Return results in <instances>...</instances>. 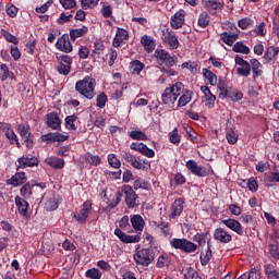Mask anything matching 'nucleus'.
Segmentation results:
<instances>
[{
  "instance_id": "obj_59",
  "label": "nucleus",
  "mask_w": 279,
  "mask_h": 279,
  "mask_svg": "<svg viewBox=\"0 0 279 279\" xmlns=\"http://www.w3.org/2000/svg\"><path fill=\"white\" fill-rule=\"evenodd\" d=\"M106 104H108V95L102 92L96 97V106L97 108L104 109L106 108Z\"/></svg>"
},
{
  "instance_id": "obj_8",
  "label": "nucleus",
  "mask_w": 279,
  "mask_h": 279,
  "mask_svg": "<svg viewBox=\"0 0 279 279\" xmlns=\"http://www.w3.org/2000/svg\"><path fill=\"white\" fill-rule=\"evenodd\" d=\"M59 65L57 71L60 75H69L71 73V64H73V58L69 54H61L57 57Z\"/></svg>"
},
{
  "instance_id": "obj_20",
  "label": "nucleus",
  "mask_w": 279,
  "mask_h": 279,
  "mask_svg": "<svg viewBox=\"0 0 279 279\" xmlns=\"http://www.w3.org/2000/svg\"><path fill=\"white\" fill-rule=\"evenodd\" d=\"M114 234L118 236V239L122 242V243H141V235L136 234V235H128L125 232H123L120 228H117L114 230Z\"/></svg>"
},
{
  "instance_id": "obj_61",
  "label": "nucleus",
  "mask_w": 279,
  "mask_h": 279,
  "mask_svg": "<svg viewBox=\"0 0 279 279\" xmlns=\"http://www.w3.org/2000/svg\"><path fill=\"white\" fill-rule=\"evenodd\" d=\"M83 10H93L99 5V0H80Z\"/></svg>"
},
{
  "instance_id": "obj_63",
  "label": "nucleus",
  "mask_w": 279,
  "mask_h": 279,
  "mask_svg": "<svg viewBox=\"0 0 279 279\" xmlns=\"http://www.w3.org/2000/svg\"><path fill=\"white\" fill-rule=\"evenodd\" d=\"M71 19H73V14L62 12L60 14L59 19H57V24L58 25H64V23H71Z\"/></svg>"
},
{
  "instance_id": "obj_35",
  "label": "nucleus",
  "mask_w": 279,
  "mask_h": 279,
  "mask_svg": "<svg viewBox=\"0 0 279 279\" xmlns=\"http://www.w3.org/2000/svg\"><path fill=\"white\" fill-rule=\"evenodd\" d=\"M213 258V248L210 245V241L207 242V250L206 252H202L201 256H199V260H201V265L203 267H206V265H208V263H210V259Z\"/></svg>"
},
{
  "instance_id": "obj_7",
  "label": "nucleus",
  "mask_w": 279,
  "mask_h": 279,
  "mask_svg": "<svg viewBox=\"0 0 279 279\" xmlns=\"http://www.w3.org/2000/svg\"><path fill=\"white\" fill-rule=\"evenodd\" d=\"M185 167L191 174L196 175V178H208V175H210V169L198 166L197 161L193 159L187 160Z\"/></svg>"
},
{
  "instance_id": "obj_5",
  "label": "nucleus",
  "mask_w": 279,
  "mask_h": 279,
  "mask_svg": "<svg viewBox=\"0 0 279 279\" xmlns=\"http://www.w3.org/2000/svg\"><path fill=\"white\" fill-rule=\"evenodd\" d=\"M155 58L157 59L159 64H166V66H168L169 69L178 64V57H175V54L171 56V53H169V51L165 49H157L155 51Z\"/></svg>"
},
{
  "instance_id": "obj_52",
  "label": "nucleus",
  "mask_w": 279,
  "mask_h": 279,
  "mask_svg": "<svg viewBox=\"0 0 279 279\" xmlns=\"http://www.w3.org/2000/svg\"><path fill=\"white\" fill-rule=\"evenodd\" d=\"M129 136L132 141H147V134L141 130L129 132Z\"/></svg>"
},
{
  "instance_id": "obj_2",
  "label": "nucleus",
  "mask_w": 279,
  "mask_h": 279,
  "mask_svg": "<svg viewBox=\"0 0 279 279\" xmlns=\"http://www.w3.org/2000/svg\"><path fill=\"white\" fill-rule=\"evenodd\" d=\"M156 258V253L154 252V246H148L147 248L136 250L133 259L136 265L141 267H149Z\"/></svg>"
},
{
  "instance_id": "obj_11",
  "label": "nucleus",
  "mask_w": 279,
  "mask_h": 279,
  "mask_svg": "<svg viewBox=\"0 0 279 279\" xmlns=\"http://www.w3.org/2000/svg\"><path fill=\"white\" fill-rule=\"evenodd\" d=\"M184 23H186V11H184V9L177 11L170 17V27H172V29H182Z\"/></svg>"
},
{
  "instance_id": "obj_1",
  "label": "nucleus",
  "mask_w": 279,
  "mask_h": 279,
  "mask_svg": "<svg viewBox=\"0 0 279 279\" xmlns=\"http://www.w3.org/2000/svg\"><path fill=\"white\" fill-rule=\"evenodd\" d=\"M97 86V81L87 75L83 80H78L75 83V90L81 95L82 97H85V99H95V87Z\"/></svg>"
},
{
  "instance_id": "obj_31",
  "label": "nucleus",
  "mask_w": 279,
  "mask_h": 279,
  "mask_svg": "<svg viewBox=\"0 0 279 279\" xmlns=\"http://www.w3.org/2000/svg\"><path fill=\"white\" fill-rule=\"evenodd\" d=\"M251 71L253 72V80H258L263 75V64L257 59L250 60Z\"/></svg>"
},
{
  "instance_id": "obj_54",
  "label": "nucleus",
  "mask_w": 279,
  "mask_h": 279,
  "mask_svg": "<svg viewBox=\"0 0 279 279\" xmlns=\"http://www.w3.org/2000/svg\"><path fill=\"white\" fill-rule=\"evenodd\" d=\"M33 189H34V184L29 182L25 183L20 190L22 197H24L25 199H29V197H32Z\"/></svg>"
},
{
  "instance_id": "obj_60",
  "label": "nucleus",
  "mask_w": 279,
  "mask_h": 279,
  "mask_svg": "<svg viewBox=\"0 0 279 279\" xmlns=\"http://www.w3.org/2000/svg\"><path fill=\"white\" fill-rule=\"evenodd\" d=\"M169 141L172 143V145H180V141H182V136L180 133H178V128H174L170 133H169Z\"/></svg>"
},
{
  "instance_id": "obj_12",
  "label": "nucleus",
  "mask_w": 279,
  "mask_h": 279,
  "mask_svg": "<svg viewBox=\"0 0 279 279\" xmlns=\"http://www.w3.org/2000/svg\"><path fill=\"white\" fill-rule=\"evenodd\" d=\"M46 125L50 130H54L60 132L62 130V119H60V114L58 112L52 111L46 114Z\"/></svg>"
},
{
  "instance_id": "obj_41",
  "label": "nucleus",
  "mask_w": 279,
  "mask_h": 279,
  "mask_svg": "<svg viewBox=\"0 0 279 279\" xmlns=\"http://www.w3.org/2000/svg\"><path fill=\"white\" fill-rule=\"evenodd\" d=\"M75 123H77V116L71 114L65 117L64 125L66 130H70L71 132H77V125H75Z\"/></svg>"
},
{
  "instance_id": "obj_44",
  "label": "nucleus",
  "mask_w": 279,
  "mask_h": 279,
  "mask_svg": "<svg viewBox=\"0 0 279 279\" xmlns=\"http://www.w3.org/2000/svg\"><path fill=\"white\" fill-rule=\"evenodd\" d=\"M145 69V63L140 60H133L130 63V71L133 75H141V71Z\"/></svg>"
},
{
  "instance_id": "obj_27",
  "label": "nucleus",
  "mask_w": 279,
  "mask_h": 279,
  "mask_svg": "<svg viewBox=\"0 0 279 279\" xmlns=\"http://www.w3.org/2000/svg\"><path fill=\"white\" fill-rule=\"evenodd\" d=\"M4 136L8 138L10 145H15L19 149H21V142L19 141V136L14 133V129L7 124V130L4 131Z\"/></svg>"
},
{
  "instance_id": "obj_39",
  "label": "nucleus",
  "mask_w": 279,
  "mask_h": 279,
  "mask_svg": "<svg viewBox=\"0 0 279 279\" xmlns=\"http://www.w3.org/2000/svg\"><path fill=\"white\" fill-rule=\"evenodd\" d=\"M226 138L229 145H236V142L239 141V133H236V131L233 128L227 126Z\"/></svg>"
},
{
  "instance_id": "obj_6",
  "label": "nucleus",
  "mask_w": 279,
  "mask_h": 279,
  "mask_svg": "<svg viewBox=\"0 0 279 279\" xmlns=\"http://www.w3.org/2000/svg\"><path fill=\"white\" fill-rule=\"evenodd\" d=\"M161 40L163 45H167L172 50H175L180 47L178 35H175V33L170 28H163L161 31Z\"/></svg>"
},
{
  "instance_id": "obj_14",
  "label": "nucleus",
  "mask_w": 279,
  "mask_h": 279,
  "mask_svg": "<svg viewBox=\"0 0 279 279\" xmlns=\"http://www.w3.org/2000/svg\"><path fill=\"white\" fill-rule=\"evenodd\" d=\"M56 49H58V51H62L63 53H71V51H73V45L71 44L69 34H63L58 38Z\"/></svg>"
},
{
  "instance_id": "obj_57",
  "label": "nucleus",
  "mask_w": 279,
  "mask_h": 279,
  "mask_svg": "<svg viewBox=\"0 0 279 279\" xmlns=\"http://www.w3.org/2000/svg\"><path fill=\"white\" fill-rule=\"evenodd\" d=\"M238 26L240 29H250V27H254V20L251 17H243L239 20Z\"/></svg>"
},
{
  "instance_id": "obj_16",
  "label": "nucleus",
  "mask_w": 279,
  "mask_h": 279,
  "mask_svg": "<svg viewBox=\"0 0 279 279\" xmlns=\"http://www.w3.org/2000/svg\"><path fill=\"white\" fill-rule=\"evenodd\" d=\"M43 143H64L69 141V135H64L60 132H50L47 134L41 135Z\"/></svg>"
},
{
  "instance_id": "obj_62",
  "label": "nucleus",
  "mask_w": 279,
  "mask_h": 279,
  "mask_svg": "<svg viewBox=\"0 0 279 279\" xmlns=\"http://www.w3.org/2000/svg\"><path fill=\"white\" fill-rule=\"evenodd\" d=\"M85 276L86 278L101 279V276H104V274L97 268H90L85 272Z\"/></svg>"
},
{
  "instance_id": "obj_26",
  "label": "nucleus",
  "mask_w": 279,
  "mask_h": 279,
  "mask_svg": "<svg viewBox=\"0 0 279 279\" xmlns=\"http://www.w3.org/2000/svg\"><path fill=\"white\" fill-rule=\"evenodd\" d=\"M141 45L147 53H153L154 49H156V39L149 35H143L141 38Z\"/></svg>"
},
{
  "instance_id": "obj_43",
  "label": "nucleus",
  "mask_w": 279,
  "mask_h": 279,
  "mask_svg": "<svg viewBox=\"0 0 279 279\" xmlns=\"http://www.w3.org/2000/svg\"><path fill=\"white\" fill-rule=\"evenodd\" d=\"M197 25L202 29H206V27H208V25H210V15H208V12L203 11L198 15Z\"/></svg>"
},
{
  "instance_id": "obj_22",
  "label": "nucleus",
  "mask_w": 279,
  "mask_h": 279,
  "mask_svg": "<svg viewBox=\"0 0 279 279\" xmlns=\"http://www.w3.org/2000/svg\"><path fill=\"white\" fill-rule=\"evenodd\" d=\"M15 206L17 207L19 214L25 219H29V203L21 196H15Z\"/></svg>"
},
{
  "instance_id": "obj_28",
  "label": "nucleus",
  "mask_w": 279,
  "mask_h": 279,
  "mask_svg": "<svg viewBox=\"0 0 279 279\" xmlns=\"http://www.w3.org/2000/svg\"><path fill=\"white\" fill-rule=\"evenodd\" d=\"M131 225L135 232L141 234L145 229V219H143L141 215H133L131 216Z\"/></svg>"
},
{
  "instance_id": "obj_37",
  "label": "nucleus",
  "mask_w": 279,
  "mask_h": 279,
  "mask_svg": "<svg viewBox=\"0 0 279 279\" xmlns=\"http://www.w3.org/2000/svg\"><path fill=\"white\" fill-rule=\"evenodd\" d=\"M220 39L225 45H228V47H232L235 43V40L239 39V34H230L228 32H223L220 34Z\"/></svg>"
},
{
  "instance_id": "obj_45",
  "label": "nucleus",
  "mask_w": 279,
  "mask_h": 279,
  "mask_svg": "<svg viewBox=\"0 0 279 279\" xmlns=\"http://www.w3.org/2000/svg\"><path fill=\"white\" fill-rule=\"evenodd\" d=\"M100 5V14L102 19H112V5L106 1H101Z\"/></svg>"
},
{
  "instance_id": "obj_49",
  "label": "nucleus",
  "mask_w": 279,
  "mask_h": 279,
  "mask_svg": "<svg viewBox=\"0 0 279 279\" xmlns=\"http://www.w3.org/2000/svg\"><path fill=\"white\" fill-rule=\"evenodd\" d=\"M264 269H265V275L267 276L268 279H279L278 270H276L274 265L266 264L264 266Z\"/></svg>"
},
{
  "instance_id": "obj_3",
  "label": "nucleus",
  "mask_w": 279,
  "mask_h": 279,
  "mask_svg": "<svg viewBox=\"0 0 279 279\" xmlns=\"http://www.w3.org/2000/svg\"><path fill=\"white\" fill-rule=\"evenodd\" d=\"M121 195L124 198L126 207L132 210L141 206V201L138 199V194L134 191L132 185L124 184L121 186Z\"/></svg>"
},
{
  "instance_id": "obj_50",
  "label": "nucleus",
  "mask_w": 279,
  "mask_h": 279,
  "mask_svg": "<svg viewBox=\"0 0 279 279\" xmlns=\"http://www.w3.org/2000/svg\"><path fill=\"white\" fill-rule=\"evenodd\" d=\"M16 132L20 134L21 138H24L25 136H29L32 134V128L29 124H17L16 125Z\"/></svg>"
},
{
  "instance_id": "obj_23",
  "label": "nucleus",
  "mask_w": 279,
  "mask_h": 279,
  "mask_svg": "<svg viewBox=\"0 0 279 279\" xmlns=\"http://www.w3.org/2000/svg\"><path fill=\"white\" fill-rule=\"evenodd\" d=\"M220 99H229V101H233V104H236V101H241V99H243V92L235 87H229L227 94H223Z\"/></svg>"
},
{
  "instance_id": "obj_25",
  "label": "nucleus",
  "mask_w": 279,
  "mask_h": 279,
  "mask_svg": "<svg viewBox=\"0 0 279 279\" xmlns=\"http://www.w3.org/2000/svg\"><path fill=\"white\" fill-rule=\"evenodd\" d=\"M222 223L227 228H229V230H232V232H235L236 234H239V236H243V226L241 225V222H239V220L228 218L222 220Z\"/></svg>"
},
{
  "instance_id": "obj_46",
  "label": "nucleus",
  "mask_w": 279,
  "mask_h": 279,
  "mask_svg": "<svg viewBox=\"0 0 279 279\" xmlns=\"http://www.w3.org/2000/svg\"><path fill=\"white\" fill-rule=\"evenodd\" d=\"M182 274L184 279H202L199 272H197V270H195L193 267H186L182 270Z\"/></svg>"
},
{
  "instance_id": "obj_19",
  "label": "nucleus",
  "mask_w": 279,
  "mask_h": 279,
  "mask_svg": "<svg viewBox=\"0 0 279 279\" xmlns=\"http://www.w3.org/2000/svg\"><path fill=\"white\" fill-rule=\"evenodd\" d=\"M279 47L270 46L264 52V61L266 64H276L278 61Z\"/></svg>"
},
{
  "instance_id": "obj_10",
  "label": "nucleus",
  "mask_w": 279,
  "mask_h": 279,
  "mask_svg": "<svg viewBox=\"0 0 279 279\" xmlns=\"http://www.w3.org/2000/svg\"><path fill=\"white\" fill-rule=\"evenodd\" d=\"M184 204L186 201L182 197L175 198L170 206L169 219H178L184 213Z\"/></svg>"
},
{
  "instance_id": "obj_38",
  "label": "nucleus",
  "mask_w": 279,
  "mask_h": 279,
  "mask_svg": "<svg viewBox=\"0 0 279 279\" xmlns=\"http://www.w3.org/2000/svg\"><path fill=\"white\" fill-rule=\"evenodd\" d=\"M279 182V172H266L264 174V184L269 187Z\"/></svg>"
},
{
  "instance_id": "obj_17",
  "label": "nucleus",
  "mask_w": 279,
  "mask_h": 279,
  "mask_svg": "<svg viewBox=\"0 0 279 279\" xmlns=\"http://www.w3.org/2000/svg\"><path fill=\"white\" fill-rule=\"evenodd\" d=\"M130 149H133V151H138L142 154V156H145L146 158H154L156 156V151L154 149L146 146V144L143 143H131Z\"/></svg>"
},
{
  "instance_id": "obj_4",
  "label": "nucleus",
  "mask_w": 279,
  "mask_h": 279,
  "mask_svg": "<svg viewBox=\"0 0 279 279\" xmlns=\"http://www.w3.org/2000/svg\"><path fill=\"white\" fill-rule=\"evenodd\" d=\"M170 245L173 250H180L183 254H195L197 252V244L186 238H173L170 240Z\"/></svg>"
},
{
  "instance_id": "obj_29",
  "label": "nucleus",
  "mask_w": 279,
  "mask_h": 279,
  "mask_svg": "<svg viewBox=\"0 0 279 279\" xmlns=\"http://www.w3.org/2000/svg\"><path fill=\"white\" fill-rule=\"evenodd\" d=\"M46 165H48V167H51L52 169H64V165H66V162L64 161V159H61L60 157H56V156H51V157H47L45 159Z\"/></svg>"
},
{
  "instance_id": "obj_21",
  "label": "nucleus",
  "mask_w": 279,
  "mask_h": 279,
  "mask_svg": "<svg viewBox=\"0 0 279 279\" xmlns=\"http://www.w3.org/2000/svg\"><path fill=\"white\" fill-rule=\"evenodd\" d=\"M214 239L218 243L228 244L232 241V234L223 228H217L214 231Z\"/></svg>"
},
{
  "instance_id": "obj_32",
  "label": "nucleus",
  "mask_w": 279,
  "mask_h": 279,
  "mask_svg": "<svg viewBox=\"0 0 279 279\" xmlns=\"http://www.w3.org/2000/svg\"><path fill=\"white\" fill-rule=\"evenodd\" d=\"M204 8L213 14V12H217V10H223V2H219L217 0H206L204 2Z\"/></svg>"
},
{
  "instance_id": "obj_58",
  "label": "nucleus",
  "mask_w": 279,
  "mask_h": 279,
  "mask_svg": "<svg viewBox=\"0 0 279 279\" xmlns=\"http://www.w3.org/2000/svg\"><path fill=\"white\" fill-rule=\"evenodd\" d=\"M133 189L134 191H138V189L147 191V189H149V182L143 180L142 178H136L133 183Z\"/></svg>"
},
{
  "instance_id": "obj_53",
  "label": "nucleus",
  "mask_w": 279,
  "mask_h": 279,
  "mask_svg": "<svg viewBox=\"0 0 279 279\" xmlns=\"http://www.w3.org/2000/svg\"><path fill=\"white\" fill-rule=\"evenodd\" d=\"M232 51H234V53H244L247 56L250 54V47L245 46L242 41H238L234 44Z\"/></svg>"
},
{
  "instance_id": "obj_24",
  "label": "nucleus",
  "mask_w": 279,
  "mask_h": 279,
  "mask_svg": "<svg viewBox=\"0 0 279 279\" xmlns=\"http://www.w3.org/2000/svg\"><path fill=\"white\" fill-rule=\"evenodd\" d=\"M161 100L165 106H168V108H173L178 101V97L169 87H167L161 94Z\"/></svg>"
},
{
  "instance_id": "obj_33",
  "label": "nucleus",
  "mask_w": 279,
  "mask_h": 279,
  "mask_svg": "<svg viewBox=\"0 0 279 279\" xmlns=\"http://www.w3.org/2000/svg\"><path fill=\"white\" fill-rule=\"evenodd\" d=\"M193 100V90L187 89L185 90L178 100V108H184V106H189Z\"/></svg>"
},
{
  "instance_id": "obj_30",
  "label": "nucleus",
  "mask_w": 279,
  "mask_h": 279,
  "mask_svg": "<svg viewBox=\"0 0 279 279\" xmlns=\"http://www.w3.org/2000/svg\"><path fill=\"white\" fill-rule=\"evenodd\" d=\"M27 182V177L25 172H16L12 178L7 180V184H11V186H21Z\"/></svg>"
},
{
  "instance_id": "obj_15",
  "label": "nucleus",
  "mask_w": 279,
  "mask_h": 279,
  "mask_svg": "<svg viewBox=\"0 0 279 279\" xmlns=\"http://www.w3.org/2000/svg\"><path fill=\"white\" fill-rule=\"evenodd\" d=\"M90 210H93V203L90 201H85L80 213L74 215V219H76L77 223H86V219H88Z\"/></svg>"
},
{
  "instance_id": "obj_18",
  "label": "nucleus",
  "mask_w": 279,
  "mask_h": 279,
  "mask_svg": "<svg viewBox=\"0 0 279 279\" xmlns=\"http://www.w3.org/2000/svg\"><path fill=\"white\" fill-rule=\"evenodd\" d=\"M38 158L33 155H26L17 158L19 169H27V167H38Z\"/></svg>"
},
{
  "instance_id": "obj_64",
  "label": "nucleus",
  "mask_w": 279,
  "mask_h": 279,
  "mask_svg": "<svg viewBox=\"0 0 279 279\" xmlns=\"http://www.w3.org/2000/svg\"><path fill=\"white\" fill-rule=\"evenodd\" d=\"M269 254L275 260H279V244L276 242L275 244L268 245Z\"/></svg>"
},
{
  "instance_id": "obj_36",
  "label": "nucleus",
  "mask_w": 279,
  "mask_h": 279,
  "mask_svg": "<svg viewBox=\"0 0 279 279\" xmlns=\"http://www.w3.org/2000/svg\"><path fill=\"white\" fill-rule=\"evenodd\" d=\"M181 69H187L193 75H196V73L202 71V65L197 61H187L181 64Z\"/></svg>"
},
{
  "instance_id": "obj_42",
  "label": "nucleus",
  "mask_w": 279,
  "mask_h": 279,
  "mask_svg": "<svg viewBox=\"0 0 279 279\" xmlns=\"http://www.w3.org/2000/svg\"><path fill=\"white\" fill-rule=\"evenodd\" d=\"M202 72L203 77L207 80V84H209L210 86H217V74L206 68H204Z\"/></svg>"
},
{
  "instance_id": "obj_13",
  "label": "nucleus",
  "mask_w": 279,
  "mask_h": 279,
  "mask_svg": "<svg viewBox=\"0 0 279 279\" xmlns=\"http://www.w3.org/2000/svg\"><path fill=\"white\" fill-rule=\"evenodd\" d=\"M130 40V33L121 27L117 28L116 36L112 40V47L119 48L122 45H126Z\"/></svg>"
},
{
  "instance_id": "obj_34",
  "label": "nucleus",
  "mask_w": 279,
  "mask_h": 279,
  "mask_svg": "<svg viewBox=\"0 0 279 279\" xmlns=\"http://www.w3.org/2000/svg\"><path fill=\"white\" fill-rule=\"evenodd\" d=\"M104 51H106V46H104V41H95L94 50L92 51L93 60H99L101 56H104Z\"/></svg>"
},
{
  "instance_id": "obj_40",
  "label": "nucleus",
  "mask_w": 279,
  "mask_h": 279,
  "mask_svg": "<svg viewBox=\"0 0 279 279\" xmlns=\"http://www.w3.org/2000/svg\"><path fill=\"white\" fill-rule=\"evenodd\" d=\"M88 34V26L83 25L81 28H74L70 31V38L75 43L76 38H82Z\"/></svg>"
},
{
  "instance_id": "obj_56",
  "label": "nucleus",
  "mask_w": 279,
  "mask_h": 279,
  "mask_svg": "<svg viewBox=\"0 0 279 279\" xmlns=\"http://www.w3.org/2000/svg\"><path fill=\"white\" fill-rule=\"evenodd\" d=\"M107 160L109 162V166L112 167V169H121V160L117 158L116 154H109L107 156Z\"/></svg>"
},
{
  "instance_id": "obj_55",
  "label": "nucleus",
  "mask_w": 279,
  "mask_h": 279,
  "mask_svg": "<svg viewBox=\"0 0 279 279\" xmlns=\"http://www.w3.org/2000/svg\"><path fill=\"white\" fill-rule=\"evenodd\" d=\"M59 206L60 203L58 202V198L53 196L47 201L46 210H48V213H53V210H58Z\"/></svg>"
},
{
  "instance_id": "obj_51",
  "label": "nucleus",
  "mask_w": 279,
  "mask_h": 279,
  "mask_svg": "<svg viewBox=\"0 0 279 279\" xmlns=\"http://www.w3.org/2000/svg\"><path fill=\"white\" fill-rule=\"evenodd\" d=\"M210 236V232L196 233L193 236V241L198 243L199 247H204L206 245V240Z\"/></svg>"
},
{
  "instance_id": "obj_48",
  "label": "nucleus",
  "mask_w": 279,
  "mask_h": 279,
  "mask_svg": "<svg viewBox=\"0 0 279 279\" xmlns=\"http://www.w3.org/2000/svg\"><path fill=\"white\" fill-rule=\"evenodd\" d=\"M216 85H217L218 90L220 92L219 99H221L223 95H227L230 87H228V84L226 83V80H223V77H219V80L217 78Z\"/></svg>"
},
{
  "instance_id": "obj_47",
  "label": "nucleus",
  "mask_w": 279,
  "mask_h": 279,
  "mask_svg": "<svg viewBox=\"0 0 279 279\" xmlns=\"http://www.w3.org/2000/svg\"><path fill=\"white\" fill-rule=\"evenodd\" d=\"M168 88L177 96V98L180 97L185 90L189 89L184 87V84L182 82H177Z\"/></svg>"
},
{
  "instance_id": "obj_9",
  "label": "nucleus",
  "mask_w": 279,
  "mask_h": 279,
  "mask_svg": "<svg viewBox=\"0 0 279 279\" xmlns=\"http://www.w3.org/2000/svg\"><path fill=\"white\" fill-rule=\"evenodd\" d=\"M235 64H238L239 68H236L238 75H241L242 77H250L252 73V65H250V62H247L243 57H240L239 54L234 58Z\"/></svg>"
}]
</instances>
